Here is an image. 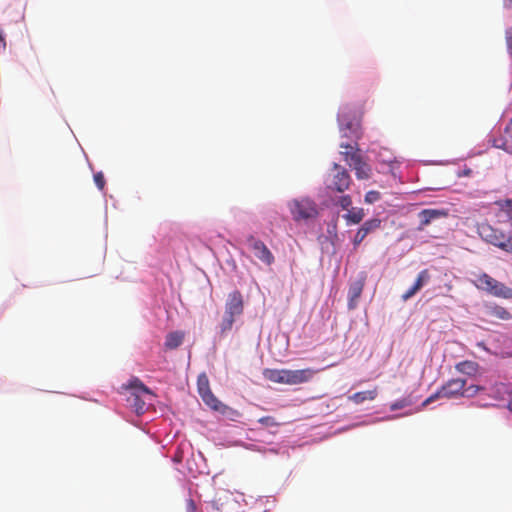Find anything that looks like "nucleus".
Instances as JSON below:
<instances>
[{"instance_id":"1","label":"nucleus","mask_w":512,"mask_h":512,"mask_svg":"<svg viewBox=\"0 0 512 512\" xmlns=\"http://www.w3.org/2000/svg\"><path fill=\"white\" fill-rule=\"evenodd\" d=\"M477 232L482 240L505 252L512 253V236L506 238L503 231L494 228L487 222L477 225Z\"/></svg>"},{"instance_id":"2","label":"nucleus","mask_w":512,"mask_h":512,"mask_svg":"<svg viewBox=\"0 0 512 512\" xmlns=\"http://www.w3.org/2000/svg\"><path fill=\"white\" fill-rule=\"evenodd\" d=\"M338 122L342 137L359 138V117L358 112L349 105H343L338 113Z\"/></svg>"},{"instance_id":"3","label":"nucleus","mask_w":512,"mask_h":512,"mask_svg":"<svg viewBox=\"0 0 512 512\" xmlns=\"http://www.w3.org/2000/svg\"><path fill=\"white\" fill-rule=\"evenodd\" d=\"M466 383V380L462 378L448 380L434 394L429 396L423 402V406H427L428 404L432 403L433 401L439 398L454 399L462 397Z\"/></svg>"},{"instance_id":"4","label":"nucleus","mask_w":512,"mask_h":512,"mask_svg":"<svg viewBox=\"0 0 512 512\" xmlns=\"http://www.w3.org/2000/svg\"><path fill=\"white\" fill-rule=\"evenodd\" d=\"M295 221L309 220L318 215L316 203L309 198L293 199L288 204Z\"/></svg>"},{"instance_id":"5","label":"nucleus","mask_w":512,"mask_h":512,"mask_svg":"<svg viewBox=\"0 0 512 512\" xmlns=\"http://www.w3.org/2000/svg\"><path fill=\"white\" fill-rule=\"evenodd\" d=\"M352 179L348 171L341 165L333 164V175L327 184V188L331 191L343 193L350 188Z\"/></svg>"},{"instance_id":"6","label":"nucleus","mask_w":512,"mask_h":512,"mask_svg":"<svg viewBox=\"0 0 512 512\" xmlns=\"http://www.w3.org/2000/svg\"><path fill=\"white\" fill-rule=\"evenodd\" d=\"M130 387L135 390L128 397L127 401L134 411L141 415L145 411V401L141 398V393L152 395L150 389L145 386L140 380L135 379L130 383Z\"/></svg>"},{"instance_id":"7","label":"nucleus","mask_w":512,"mask_h":512,"mask_svg":"<svg viewBox=\"0 0 512 512\" xmlns=\"http://www.w3.org/2000/svg\"><path fill=\"white\" fill-rule=\"evenodd\" d=\"M246 242L249 248L254 252L255 257L261 262L268 266L274 262V256L264 242L252 235L247 237Z\"/></svg>"},{"instance_id":"8","label":"nucleus","mask_w":512,"mask_h":512,"mask_svg":"<svg viewBox=\"0 0 512 512\" xmlns=\"http://www.w3.org/2000/svg\"><path fill=\"white\" fill-rule=\"evenodd\" d=\"M316 371L311 368H305L300 370H289L285 371V383L287 385H297L310 381L315 375Z\"/></svg>"},{"instance_id":"9","label":"nucleus","mask_w":512,"mask_h":512,"mask_svg":"<svg viewBox=\"0 0 512 512\" xmlns=\"http://www.w3.org/2000/svg\"><path fill=\"white\" fill-rule=\"evenodd\" d=\"M224 313L234 318L243 313V298L239 291H234L229 294Z\"/></svg>"},{"instance_id":"10","label":"nucleus","mask_w":512,"mask_h":512,"mask_svg":"<svg viewBox=\"0 0 512 512\" xmlns=\"http://www.w3.org/2000/svg\"><path fill=\"white\" fill-rule=\"evenodd\" d=\"M350 167L355 171V175L359 180H367L371 177V166L365 161L363 156H354L353 162H350Z\"/></svg>"},{"instance_id":"11","label":"nucleus","mask_w":512,"mask_h":512,"mask_svg":"<svg viewBox=\"0 0 512 512\" xmlns=\"http://www.w3.org/2000/svg\"><path fill=\"white\" fill-rule=\"evenodd\" d=\"M492 146L512 153V119L504 128V135L491 140Z\"/></svg>"},{"instance_id":"12","label":"nucleus","mask_w":512,"mask_h":512,"mask_svg":"<svg viewBox=\"0 0 512 512\" xmlns=\"http://www.w3.org/2000/svg\"><path fill=\"white\" fill-rule=\"evenodd\" d=\"M430 273L428 269L419 272L415 283L403 295L402 300L407 301L412 298L425 284L430 281Z\"/></svg>"},{"instance_id":"13","label":"nucleus","mask_w":512,"mask_h":512,"mask_svg":"<svg viewBox=\"0 0 512 512\" xmlns=\"http://www.w3.org/2000/svg\"><path fill=\"white\" fill-rule=\"evenodd\" d=\"M380 225L381 220L377 218L365 221L354 237V245H359L370 232L380 228Z\"/></svg>"},{"instance_id":"14","label":"nucleus","mask_w":512,"mask_h":512,"mask_svg":"<svg viewBox=\"0 0 512 512\" xmlns=\"http://www.w3.org/2000/svg\"><path fill=\"white\" fill-rule=\"evenodd\" d=\"M364 285H365V277H361L360 279L356 280L355 282H353L350 285L349 291H348V297H349L348 308L349 309L356 308L357 301L363 292Z\"/></svg>"},{"instance_id":"15","label":"nucleus","mask_w":512,"mask_h":512,"mask_svg":"<svg viewBox=\"0 0 512 512\" xmlns=\"http://www.w3.org/2000/svg\"><path fill=\"white\" fill-rule=\"evenodd\" d=\"M447 216V212L439 209H424L419 213L420 226L422 230L425 226L429 225L433 220Z\"/></svg>"},{"instance_id":"16","label":"nucleus","mask_w":512,"mask_h":512,"mask_svg":"<svg viewBox=\"0 0 512 512\" xmlns=\"http://www.w3.org/2000/svg\"><path fill=\"white\" fill-rule=\"evenodd\" d=\"M185 338V333L183 331H174L167 334L165 338L164 346L168 350H173L178 348Z\"/></svg>"},{"instance_id":"17","label":"nucleus","mask_w":512,"mask_h":512,"mask_svg":"<svg viewBox=\"0 0 512 512\" xmlns=\"http://www.w3.org/2000/svg\"><path fill=\"white\" fill-rule=\"evenodd\" d=\"M340 148L343 149L340 153L348 165H350V162H353L354 156H361L357 143H355L354 145L348 143H341Z\"/></svg>"},{"instance_id":"18","label":"nucleus","mask_w":512,"mask_h":512,"mask_svg":"<svg viewBox=\"0 0 512 512\" xmlns=\"http://www.w3.org/2000/svg\"><path fill=\"white\" fill-rule=\"evenodd\" d=\"M508 394L509 386L503 382H496L490 387L489 396L495 400H503Z\"/></svg>"},{"instance_id":"19","label":"nucleus","mask_w":512,"mask_h":512,"mask_svg":"<svg viewBox=\"0 0 512 512\" xmlns=\"http://www.w3.org/2000/svg\"><path fill=\"white\" fill-rule=\"evenodd\" d=\"M377 395H378V391H377V388L375 387L372 390L356 392L353 395H351L349 398L355 404H361L364 401L374 400L377 397Z\"/></svg>"},{"instance_id":"20","label":"nucleus","mask_w":512,"mask_h":512,"mask_svg":"<svg viewBox=\"0 0 512 512\" xmlns=\"http://www.w3.org/2000/svg\"><path fill=\"white\" fill-rule=\"evenodd\" d=\"M203 400V402L209 406L211 409L219 412H224L227 409V406L223 404L221 401H219L212 391L200 396Z\"/></svg>"},{"instance_id":"21","label":"nucleus","mask_w":512,"mask_h":512,"mask_svg":"<svg viewBox=\"0 0 512 512\" xmlns=\"http://www.w3.org/2000/svg\"><path fill=\"white\" fill-rule=\"evenodd\" d=\"M497 280L492 278L490 275L483 273L477 277L475 285L478 289L484 290L490 293L492 287L496 284Z\"/></svg>"},{"instance_id":"22","label":"nucleus","mask_w":512,"mask_h":512,"mask_svg":"<svg viewBox=\"0 0 512 512\" xmlns=\"http://www.w3.org/2000/svg\"><path fill=\"white\" fill-rule=\"evenodd\" d=\"M285 371L286 369H265L263 375L265 379L279 384L285 383Z\"/></svg>"},{"instance_id":"23","label":"nucleus","mask_w":512,"mask_h":512,"mask_svg":"<svg viewBox=\"0 0 512 512\" xmlns=\"http://www.w3.org/2000/svg\"><path fill=\"white\" fill-rule=\"evenodd\" d=\"M489 294L499 298L511 299L512 289L507 287L505 284L497 281L496 284L492 287V290L490 291Z\"/></svg>"},{"instance_id":"24","label":"nucleus","mask_w":512,"mask_h":512,"mask_svg":"<svg viewBox=\"0 0 512 512\" xmlns=\"http://www.w3.org/2000/svg\"><path fill=\"white\" fill-rule=\"evenodd\" d=\"M478 363L470 360H465L456 364L455 368L458 372L467 375H474L478 371Z\"/></svg>"},{"instance_id":"25","label":"nucleus","mask_w":512,"mask_h":512,"mask_svg":"<svg viewBox=\"0 0 512 512\" xmlns=\"http://www.w3.org/2000/svg\"><path fill=\"white\" fill-rule=\"evenodd\" d=\"M364 216L363 208H351L343 217L347 220V223L358 224L363 220Z\"/></svg>"},{"instance_id":"26","label":"nucleus","mask_w":512,"mask_h":512,"mask_svg":"<svg viewBox=\"0 0 512 512\" xmlns=\"http://www.w3.org/2000/svg\"><path fill=\"white\" fill-rule=\"evenodd\" d=\"M234 322H235L234 317L224 313L222 322L220 324V334L225 335L228 331H230L232 329Z\"/></svg>"},{"instance_id":"27","label":"nucleus","mask_w":512,"mask_h":512,"mask_svg":"<svg viewBox=\"0 0 512 512\" xmlns=\"http://www.w3.org/2000/svg\"><path fill=\"white\" fill-rule=\"evenodd\" d=\"M197 387L200 396L211 391L209 386V380L205 374H202L198 377Z\"/></svg>"},{"instance_id":"28","label":"nucleus","mask_w":512,"mask_h":512,"mask_svg":"<svg viewBox=\"0 0 512 512\" xmlns=\"http://www.w3.org/2000/svg\"><path fill=\"white\" fill-rule=\"evenodd\" d=\"M485 387L479 385H470L464 387V393L462 397L472 398L475 397L479 392L484 391Z\"/></svg>"},{"instance_id":"29","label":"nucleus","mask_w":512,"mask_h":512,"mask_svg":"<svg viewBox=\"0 0 512 512\" xmlns=\"http://www.w3.org/2000/svg\"><path fill=\"white\" fill-rule=\"evenodd\" d=\"M492 315H494L497 318L502 319V320H509L512 317L511 313L508 310H506L504 307H501V306H495L492 309Z\"/></svg>"},{"instance_id":"30","label":"nucleus","mask_w":512,"mask_h":512,"mask_svg":"<svg viewBox=\"0 0 512 512\" xmlns=\"http://www.w3.org/2000/svg\"><path fill=\"white\" fill-rule=\"evenodd\" d=\"M379 161L391 165L395 162V157L387 150L383 149L379 154Z\"/></svg>"},{"instance_id":"31","label":"nucleus","mask_w":512,"mask_h":512,"mask_svg":"<svg viewBox=\"0 0 512 512\" xmlns=\"http://www.w3.org/2000/svg\"><path fill=\"white\" fill-rule=\"evenodd\" d=\"M381 199V193L376 190H370L365 194V202L367 204H373Z\"/></svg>"},{"instance_id":"32","label":"nucleus","mask_w":512,"mask_h":512,"mask_svg":"<svg viewBox=\"0 0 512 512\" xmlns=\"http://www.w3.org/2000/svg\"><path fill=\"white\" fill-rule=\"evenodd\" d=\"M258 422L265 427H278L280 425L272 416L261 417Z\"/></svg>"},{"instance_id":"33","label":"nucleus","mask_w":512,"mask_h":512,"mask_svg":"<svg viewBox=\"0 0 512 512\" xmlns=\"http://www.w3.org/2000/svg\"><path fill=\"white\" fill-rule=\"evenodd\" d=\"M502 211L506 214L510 225L512 226V199L506 200L501 206Z\"/></svg>"},{"instance_id":"34","label":"nucleus","mask_w":512,"mask_h":512,"mask_svg":"<svg viewBox=\"0 0 512 512\" xmlns=\"http://www.w3.org/2000/svg\"><path fill=\"white\" fill-rule=\"evenodd\" d=\"M94 182L99 190L104 189L106 182L102 172H97L94 174Z\"/></svg>"},{"instance_id":"35","label":"nucleus","mask_w":512,"mask_h":512,"mask_svg":"<svg viewBox=\"0 0 512 512\" xmlns=\"http://www.w3.org/2000/svg\"><path fill=\"white\" fill-rule=\"evenodd\" d=\"M338 204L342 209L346 210L351 207L352 199L349 195H343L339 198Z\"/></svg>"},{"instance_id":"36","label":"nucleus","mask_w":512,"mask_h":512,"mask_svg":"<svg viewBox=\"0 0 512 512\" xmlns=\"http://www.w3.org/2000/svg\"><path fill=\"white\" fill-rule=\"evenodd\" d=\"M506 44L509 53L512 55V27L508 28L505 32Z\"/></svg>"},{"instance_id":"37","label":"nucleus","mask_w":512,"mask_h":512,"mask_svg":"<svg viewBox=\"0 0 512 512\" xmlns=\"http://www.w3.org/2000/svg\"><path fill=\"white\" fill-rule=\"evenodd\" d=\"M407 405H409V402L406 399H402V400H398V401L394 402L393 404H391L390 408L392 411H395L398 409H402V408L406 407Z\"/></svg>"},{"instance_id":"38","label":"nucleus","mask_w":512,"mask_h":512,"mask_svg":"<svg viewBox=\"0 0 512 512\" xmlns=\"http://www.w3.org/2000/svg\"><path fill=\"white\" fill-rule=\"evenodd\" d=\"M186 512H197L195 501L191 498L186 501Z\"/></svg>"},{"instance_id":"39","label":"nucleus","mask_w":512,"mask_h":512,"mask_svg":"<svg viewBox=\"0 0 512 512\" xmlns=\"http://www.w3.org/2000/svg\"><path fill=\"white\" fill-rule=\"evenodd\" d=\"M503 5L507 9H512V0H503Z\"/></svg>"},{"instance_id":"40","label":"nucleus","mask_w":512,"mask_h":512,"mask_svg":"<svg viewBox=\"0 0 512 512\" xmlns=\"http://www.w3.org/2000/svg\"><path fill=\"white\" fill-rule=\"evenodd\" d=\"M0 42L3 43V45L5 46V40L1 35H0Z\"/></svg>"},{"instance_id":"41","label":"nucleus","mask_w":512,"mask_h":512,"mask_svg":"<svg viewBox=\"0 0 512 512\" xmlns=\"http://www.w3.org/2000/svg\"><path fill=\"white\" fill-rule=\"evenodd\" d=\"M508 408H509V410L512 412V401H510V402H509V404H508Z\"/></svg>"}]
</instances>
